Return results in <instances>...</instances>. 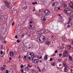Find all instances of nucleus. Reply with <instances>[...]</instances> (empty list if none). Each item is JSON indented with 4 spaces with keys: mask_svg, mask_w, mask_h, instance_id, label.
Segmentation results:
<instances>
[{
    "mask_svg": "<svg viewBox=\"0 0 73 73\" xmlns=\"http://www.w3.org/2000/svg\"><path fill=\"white\" fill-rule=\"evenodd\" d=\"M45 36L44 35L39 36L37 37L36 39L38 41H39L40 43H43L45 40Z\"/></svg>",
    "mask_w": 73,
    "mask_h": 73,
    "instance_id": "obj_1",
    "label": "nucleus"
},
{
    "mask_svg": "<svg viewBox=\"0 0 73 73\" xmlns=\"http://www.w3.org/2000/svg\"><path fill=\"white\" fill-rule=\"evenodd\" d=\"M45 33H49V31L48 30H46L44 29H43L40 31H38L37 32V33L39 35H42V34H44Z\"/></svg>",
    "mask_w": 73,
    "mask_h": 73,
    "instance_id": "obj_2",
    "label": "nucleus"
},
{
    "mask_svg": "<svg viewBox=\"0 0 73 73\" xmlns=\"http://www.w3.org/2000/svg\"><path fill=\"white\" fill-rule=\"evenodd\" d=\"M64 12L67 15H68V16H70L71 15V13H72V11L71 10L69 9H65Z\"/></svg>",
    "mask_w": 73,
    "mask_h": 73,
    "instance_id": "obj_3",
    "label": "nucleus"
},
{
    "mask_svg": "<svg viewBox=\"0 0 73 73\" xmlns=\"http://www.w3.org/2000/svg\"><path fill=\"white\" fill-rule=\"evenodd\" d=\"M44 13H45V16H46L47 15H49L50 13V11L47 9H45L44 11H43Z\"/></svg>",
    "mask_w": 73,
    "mask_h": 73,
    "instance_id": "obj_4",
    "label": "nucleus"
},
{
    "mask_svg": "<svg viewBox=\"0 0 73 73\" xmlns=\"http://www.w3.org/2000/svg\"><path fill=\"white\" fill-rule=\"evenodd\" d=\"M68 25L67 26L68 28H69V27H73V23L68 22Z\"/></svg>",
    "mask_w": 73,
    "mask_h": 73,
    "instance_id": "obj_5",
    "label": "nucleus"
},
{
    "mask_svg": "<svg viewBox=\"0 0 73 73\" xmlns=\"http://www.w3.org/2000/svg\"><path fill=\"white\" fill-rule=\"evenodd\" d=\"M14 55V53H13V52L11 51L10 52V57H13Z\"/></svg>",
    "mask_w": 73,
    "mask_h": 73,
    "instance_id": "obj_6",
    "label": "nucleus"
},
{
    "mask_svg": "<svg viewBox=\"0 0 73 73\" xmlns=\"http://www.w3.org/2000/svg\"><path fill=\"white\" fill-rule=\"evenodd\" d=\"M5 3L6 5L7 6V7H9L10 6V4L9 3H8V2H7V1H5Z\"/></svg>",
    "mask_w": 73,
    "mask_h": 73,
    "instance_id": "obj_7",
    "label": "nucleus"
},
{
    "mask_svg": "<svg viewBox=\"0 0 73 73\" xmlns=\"http://www.w3.org/2000/svg\"><path fill=\"white\" fill-rule=\"evenodd\" d=\"M29 68L28 67V66H26L25 69V71L26 72H29Z\"/></svg>",
    "mask_w": 73,
    "mask_h": 73,
    "instance_id": "obj_8",
    "label": "nucleus"
},
{
    "mask_svg": "<svg viewBox=\"0 0 73 73\" xmlns=\"http://www.w3.org/2000/svg\"><path fill=\"white\" fill-rule=\"evenodd\" d=\"M32 53L33 52H28L27 54V56H29V55H30V56H32L31 55L32 54Z\"/></svg>",
    "mask_w": 73,
    "mask_h": 73,
    "instance_id": "obj_9",
    "label": "nucleus"
},
{
    "mask_svg": "<svg viewBox=\"0 0 73 73\" xmlns=\"http://www.w3.org/2000/svg\"><path fill=\"white\" fill-rule=\"evenodd\" d=\"M47 58L48 56H47V55H46L44 56L43 60H47Z\"/></svg>",
    "mask_w": 73,
    "mask_h": 73,
    "instance_id": "obj_10",
    "label": "nucleus"
},
{
    "mask_svg": "<svg viewBox=\"0 0 73 73\" xmlns=\"http://www.w3.org/2000/svg\"><path fill=\"white\" fill-rule=\"evenodd\" d=\"M62 41H66V37H62Z\"/></svg>",
    "mask_w": 73,
    "mask_h": 73,
    "instance_id": "obj_11",
    "label": "nucleus"
},
{
    "mask_svg": "<svg viewBox=\"0 0 73 73\" xmlns=\"http://www.w3.org/2000/svg\"><path fill=\"white\" fill-rule=\"evenodd\" d=\"M66 54H65L64 52L63 53V58H65L66 57Z\"/></svg>",
    "mask_w": 73,
    "mask_h": 73,
    "instance_id": "obj_12",
    "label": "nucleus"
},
{
    "mask_svg": "<svg viewBox=\"0 0 73 73\" xmlns=\"http://www.w3.org/2000/svg\"><path fill=\"white\" fill-rule=\"evenodd\" d=\"M30 47L29 48V49H32L33 48V46L32 44L29 45Z\"/></svg>",
    "mask_w": 73,
    "mask_h": 73,
    "instance_id": "obj_13",
    "label": "nucleus"
},
{
    "mask_svg": "<svg viewBox=\"0 0 73 73\" xmlns=\"http://www.w3.org/2000/svg\"><path fill=\"white\" fill-rule=\"evenodd\" d=\"M36 57V56H35V55L33 56V57L32 56V57H33V58H31V61H32V60H33L35 58V57Z\"/></svg>",
    "mask_w": 73,
    "mask_h": 73,
    "instance_id": "obj_14",
    "label": "nucleus"
},
{
    "mask_svg": "<svg viewBox=\"0 0 73 73\" xmlns=\"http://www.w3.org/2000/svg\"><path fill=\"white\" fill-rule=\"evenodd\" d=\"M67 48L68 49H70L71 48V46L70 45H68Z\"/></svg>",
    "mask_w": 73,
    "mask_h": 73,
    "instance_id": "obj_15",
    "label": "nucleus"
},
{
    "mask_svg": "<svg viewBox=\"0 0 73 73\" xmlns=\"http://www.w3.org/2000/svg\"><path fill=\"white\" fill-rule=\"evenodd\" d=\"M46 45H48V46L50 44V42L47 41L46 42Z\"/></svg>",
    "mask_w": 73,
    "mask_h": 73,
    "instance_id": "obj_16",
    "label": "nucleus"
},
{
    "mask_svg": "<svg viewBox=\"0 0 73 73\" xmlns=\"http://www.w3.org/2000/svg\"><path fill=\"white\" fill-rule=\"evenodd\" d=\"M58 11L59 10H61L62 9V7L61 6H59L58 7Z\"/></svg>",
    "mask_w": 73,
    "mask_h": 73,
    "instance_id": "obj_17",
    "label": "nucleus"
},
{
    "mask_svg": "<svg viewBox=\"0 0 73 73\" xmlns=\"http://www.w3.org/2000/svg\"><path fill=\"white\" fill-rule=\"evenodd\" d=\"M50 36L52 37V38L53 39H54V38H56L55 36H54V35H51Z\"/></svg>",
    "mask_w": 73,
    "mask_h": 73,
    "instance_id": "obj_18",
    "label": "nucleus"
},
{
    "mask_svg": "<svg viewBox=\"0 0 73 73\" xmlns=\"http://www.w3.org/2000/svg\"><path fill=\"white\" fill-rule=\"evenodd\" d=\"M63 66H64V67H66V68L68 67V66L67 65H66V63H63Z\"/></svg>",
    "mask_w": 73,
    "mask_h": 73,
    "instance_id": "obj_19",
    "label": "nucleus"
},
{
    "mask_svg": "<svg viewBox=\"0 0 73 73\" xmlns=\"http://www.w3.org/2000/svg\"><path fill=\"white\" fill-rule=\"evenodd\" d=\"M72 18L71 17H69V19H68V22H70V21L71 20H72Z\"/></svg>",
    "mask_w": 73,
    "mask_h": 73,
    "instance_id": "obj_20",
    "label": "nucleus"
},
{
    "mask_svg": "<svg viewBox=\"0 0 73 73\" xmlns=\"http://www.w3.org/2000/svg\"><path fill=\"white\" fill-rule=\"evenodd\" d=\"M64 70L65 72H67L68 71V69L66 67L64 68Z\"/></svg>",
    "mask_w": 73,
    "mask_h": 73,
    "instance_id": "obj_21",
    "label": "nucleus"
},
{
    "mask_svg": "<svg viewBox=\"0 0 73 73\" xmlns=\"http://www.w3.org/2000/svg\"><path fill=\"white\" fill-rule=\"evenodd\" d=\"M28 66H27L28 68H32V66L31 65H30V64H27Z\"/></svg>",
    "mask_w": 73,
    "mask_h": 73,
    "instance_id": "obj_22",
    "label": "nucleus"
},
{
    "mask_svg": "<svg viewBox=\"0 0 73 73\" xmlns=\"http://www.w3.org/2000/svg\"><path fill=\"white\" fill-rule=\"evenodd\" d=\"M18 10L17 9H15L14 11V12L15 13H17L18 12Z\"/></svg>",
    "mask_w": 73,
    "mask_h": 73,
    "instance_id": "obj_23",
    "label": "nucleus"
},
{
    "mask_svg": "<svg viewBox=\"0 0 73 73\" xmlns=\"http://www.w3.org/2000/svg\"><path fill=\"white\" fill-rule=\"evenodd\" d=\"M4 68H5L4 67H2L1 68V70L2 71H3L4 70H5Z\"/></svg>",
    "mask_w": 73,
    "mask_h": 73,
    "instance_id": "obj_24",
    "label": "nucleus"
},
{
    "mask_svg": "<svg viewBox=\"0 0 73 73\" xmlns=\"http://www.w3.org/2000/svg\"><path fill=\"white\" fill-rule=\"evenodd\" d=\"M6 7L4 6H3L2 7V8L3 9H6Z\"/></svg>",
    "mask_w": 73,
    "mask_h": 73,
    "instance_id": "obj_25",
    "label": "nucleus"
},
{
    "mask_svg": "<svg viewBox=\"0 0 73 73\" xmlns=\"http://www.w3.org/2000/svg\"><path fill=\"white\" fill-rule=\"evenodd\" d=\"M51 65L52 66H55V65H56V63L54 62L52 63Z\"/></svg>",
    "mask_w": 73,
    "mask_h": 73,
    "instance_id": "obj_26",
    "label": "nucleus"
},
{
    "mask_svg": "<svg viewBox=\"0 0 73 73\" xmlns=\"http://www.w3.org/2000/svg\"><path fill=\"white\" fill-rule=\"evenodd\" d=\"M63 5L64 7L65 8H66V7H67V5L66 4L64 3Z\"/></svg>",
    "mask_w": 73,
    "mask_h": 73,
    "instance_id": "obj_27",
    "label": "nucleus"
},
{
    "mask_svg": "<svg viewBox=\"0 0 73 73\" xmlns=\"http://www.w3.org/2000/svg\"><path fill=\"white\" fill-rule=\"evenodd\" d=\"M55 11H58V7H56L54 9Z\"/></svg>",
    "mask_w": 73,
    "mask_h": 73,
    "instance_id": "obj_28",
    "label": "nucleus"
},
{
    "mask_svg": "<svg viewBox=\"0 0 73 73\" xmlns=\"http://www.w3.org/2000/svg\"><path fill=\"white\" fill-rule=\"evenodd\" d=\"M12 21H13V20H12V18L11 19H9V23H11V22H12Z\"/></svg>",
    "mask_w": 73,
    "mask_h": 73,
    "instance_id": "obj_29",
    "label": "nucleus"
},
{
    "mask_svg": "<svg viewBox=\"0 0 73 73\" xmlns=\"http://www.w3.org/2000/svg\"><path fill=\"white\" fill-rule=\"evenodd\" d=\"M58 16H59V17H60V18L61 19H62V17L61 16V15L60 14H58Z\"/></svg>",
    "mask_w": 73,
    "mask_h": 73,
    "instance_id": "obj_30",
    "label": "nucleus"
},
{
    "mask_svg": "<svg viewBox=\"0 0 73 73\" xmlns=\"http://www.w3.org/2000/svg\"><path fill=\"white\" fill-rule=\"evenodd\" d=\"M64 46H61V48H60V49H64Z\"/></svg>",
    "mask_w": 73,
    "mask_h": 73,
    "instance_id": "obj_31",
    "label": "nucleus"
},
{
    "mask_svg": "<svg viewBox=\"0 0 73 73\" xmlns=\"http://www.w3.org/2000/svg\"><path fill=\"white\" fill-rule=\"evenodd\" d=\"M32 54H33L31 56V59H32V56H35V54L33 52L32 53Z\"/></svg>",
    "mask_w": 73,
    "mask_h": 73,
    "instance_id": "obj_32",
    "label": "nucleus"
},
{
    "mask_svg": "<svg viewBox=\"0 0 73 73\" xmlns=\"http://www.w3.org/2000/svg\"><path fill=\"white\" fill-rule=\"evenodd\" d=\"M68 60H69V61H72V60H73V59L72 58H68Z\"/></svg>",
    "mask_w": 73,
    "mask_h": 73,
    "instance_id": "obj_33",
    "label": "nucleus"
},
{
    "mask_svg": "<svg viewBox=\"0 0 73 73\" xmlns=\"http://www.w3.org/2000/svg\"><path fill=\"white\" fill-rule=\"evenodd\" d=\"M62 53H60L59 54V57H61V56H62Z\"/></svg>",
    "mask_w": 73,
    "mask_h": 73,
    "instance_id": "obj_34",
    "label": "nucleus"
},
{
    "mask_svg": "<svg viewBox=\"0 0 73 73\" xmlns=\"http://www.w3.org/2000/svg\"><path fill=\"white\" fill-rule=\"evenodd\" d=\"M21 72L22 73L24 72V69H22L21 70Z\"/></svg>",
    "mask_w": 73,
    "mask_h": 73,
    "instance_id": "obj_35",
    "label": "nucleus"
},
{
    "mask_svg": "<svg viewBox=\"0 0 73 73\" xmlns=\"http://www.w3.org/2000/svg\"><path fill=\"white\" fill-rule=\"evenodd\" d=\"M55 3H53L52 4V6H55L56 5H55Z\"/></svg>",
    "mask_w": 73,
    "mask_h": 73,
    "instance_id": "obj_36",
    "label": "nucleus"
},
{
    "mask_svg": "<svg viewBox=\"0 0 73 73\" xmlns=\"http://www.w3.org/2000/svg\"><path fill=\"white\" fill-rule=\"evenodd\" d=\"M64 53L66 54H68V51H65L64 52Z\"/></svg>",
    "mask_w": 73,
    "mask_h": 73,
    "instance_id": "obj_37",
    "label": "nucleus"
},
{
    "mask_svg": "<svg viewBox=\"0 0 73 73\" xmlns=\"http://www.w3.org/2000/svg\"><path fill=\"white\" fill-rule=\"evenodd\" d=\"M24 67V66H23V65H21V66L20 68H23Z\"/></svg>",
    "mask_w": 73,
    "mask_h": 73,
    "instance_id": "obj_38",
    "label": "nucleus"
},
{
    "mask_svg": "<svg viewBox=\"0 0 73 73\" xmlns=\"http://www.w3.org/2000/svg\"><path fill=\"white\" fill-rule=\"evenodd\" d=\"M37 60L38 61H39V60H38V59H35L34 60V62H35L36 61H37Z\"/></svg>",
    "mask_w": 73,
    "mask_h": 73,
    "instance_id": "obj_39",
    "label": "nucleus"
},
{
    "mask_svg": "<svg viewBox=\"0 0 73 73\" xmlns=\"http://www.w3.org/2000/svg\"><path fill=\"white\" fill-rule=\"evenodd\" d=\"M20 41H21L20 40H17V42H18V43H19Z\"/></svg>",
    "mask_w": 73,
    "mask_h": 73,
    "instance_id": "obj_40",
    "label": "nucleus"
},
{
    "mask_svg": "<svg viewBox=\"0 0 73 73\" xmlns=\"http://www.w3.org/2000/svg\"><path fill=\"white\" fill-rule=\"evenodd\" d=\"M1 55L3 54V51L1 50Z\"/></svg>",
    "mask_w": 73,
    "mask_h": 73,
    "instance_id": "obj_41",
    "label": "nucleus"
},
{
    "mask_svg": "<svg viewBox=\"0 0 73 73\" xmlns=\"http://www.w3.org/2000/svg\"><path fill=\"white\" fill-rule=\"evenodd\" d=\"M21 37H22V38H23L24 37V35L23 34L21 36Z\"/></svg>",
    "mask_w": 73,
    "mask_h": 73,
    "instance_id": "obj_42",
    "label": "nucleus"
},
{
    "mask_svg": "<svg viewBox=\"0 0 73 73\" xmlns=\"http://www.w3.org/2000/svg\"><path fill=\"white\" fill-rule=\"evenodd\" d=\"M45 68H43L42 69V70L43 72H44L45 71Z\"/></svg>",
    "mask_w": 73,
    "mask_h": 73,
    "instance_id": "obj_43",
    "label": "nucleus"
},
{
    "mask_svg": "<svg viewBox=\"0 0 73 73\" xmlns=\"http://www.w3.org/2000/svg\"><path fill=\"white\" fill-rule=\"evenodd\" d=\"M58 62H61V59H58Z\"/></svg>",
    "mask_w": 73,
    "mask_h": 73,
    "instance_id": "obj_44",
    "label": "nucleus"
},
{
    "mask_svg": "<svg viewBox=\"0 0 73 73\" xmlns=\"http://www.w3.org/2000/svg\"><path fill=\"white\" fill-rule=\"evenodd\" d=\"M29 23L30 24H32V20L30 21Z\"/></svg>",
    "mask_w": 73,
    "mask_h": 73,
    "instance_id": "obj_45",
    "label": "nucleus"
},
{
    "mask_svg": "<svg viewBox=\"0 0 73 73\" xmlns=\"http://www.w3.org/2000/svg\"><path fill=\"white\" fill-rule=\"evenodd\" d=\"M30 27H31V28H30V29H32V25H31Z\"/></svg>",
    "mask_w": 73,
    "mask_h": 73,
    "instance_id": "obj_46",
    "label": "nucleus"
},
{
    "mask_svg": "<svg viewBox=\"0 0 73 73\" xmlns=\"http://www.w3.org/2000/svg\"><path fill=\"white\" fill-rule=\"evenodd\" d=\"M52 60H53V58H51L50 60V61H52Z\"/></svg>",
    "mask_w": 73,
    "mask_h": 73,
    "instance_id": "obj_47",
    "label": "nucleus"
},
{
    "mask_svg": "<svg viewBox=\"0 0 73 73\" xmlns=\"http://www.w3.org/2000/svg\"><path fill=\"white\" fill-rule=\"evenodd\" d=\"M3 43L4 44H6V43H7V41H3Z\"/></svg>",
    "mask_w": 73,
    "mask_h": 73,
    "instance_id": "obj_48",
    "label": "nucleus"
},
{
    "mask_svg": "<svg viewBox=\"0 0 73 73\" xmlns=\"http://www.w3.org/2000/svg\"><path fill=\"white\" fill-rule=\"evenodd\" d=\"M43 21H45V18H44H44L43 19Z\"/></svg>",
    "mask_w": 73,
    "mask_h": 73,
    "instance_id": "obj_49",
    "label": "nucleus"
},
{
    "mask_svg": "<svg viewBox=\"0 0 73 73\" xmlns=\"http://www.w3.org/2000/svg\"><path fill=\"white\" fill-rule=\"evenodd\" d=\"M55 53H57L58 52V50H56L55 51Z\"/></svg>",
    "mask_w": 73,
    "mask_h": 73,
    "instance_id": "obj_50",
    "label": "nucleus"
},
{
    "mask_svg": "<svg viewBox=\"0 0 73 73\" xmlns=\"http://www.w3.org/2000/svg\"><path fill=\"white\" fill-rule=\"evenodd\" d=\"M60 22L61 23H62V22H64V21L63 20H60Z\"/></svg>",
    "mask_w": 73,
    "mask_h": 73,
    "instance_id": "obj_51",
    "label": "nucleus"
},
{
    "mask_svg": "<svg viewBox=\"0 0 73 73\" xmlns=\"http://www.w3.org/2000/svg\"><path fill=\"white\" fill-rule=\"evenodd\" d=\"M15 24V23L13 22V23L12 24V26H14V25Z\"/></svg>",
    "mask_w": 73,
    "mask_h": 73,
    "instance_id": "obj_52",
    "label": "nucleus"
},
{
    "mask_svg": "<svg viewBox=\"0 0 73 73\" xmlns=\"http://www.w3.org/2000/svg\"><path fill=\"white\" fill-rule=\"evenodd\" d=\"M69 58H73V57L72 56H70L69 57Z\"/></svg>",
    "mask_w": 73,
    "mask_h": 73,
    "instance_id": "obj_53",
    "label": "nucleus"
},
{
    "mask_svg": "<svg viewBox=\"0 0 73 73\" xmlns=\"http://www.w3.org/2000/svg\"><path fill=\"white\" fill-rule=\"evenodd\" d=\"M11 15H12V14H13V11H11Z\"/></svg>",
    "mask_w": 73,
    "mask_h": 73,
    "instance_id": "obj_54",
    "label": "nucleus"
},
{
    "mask_svg": "<svg viewBox=\"0 0 73 73\" xmlns=\"http://www.w3.org/2000/svg\"><path fill=\"white\" fill-rule=\"evenodd\" d=\"M15 38H18L17 37V35H16L15 36Z\"/></svg>",
    "mask_w": 73,
    "mask_h": 73,
    "instance_id": "obj_55",
    "label": "nucleus"
},
{
    "mask_svg": "<svg viewBox=\"0 0 73 73\" xmlns=\"http://www.w3.org/2000/svg\"><path fill=\"white\" fill-rule=\"evenodd\" d=\"M3 45H2L1 46V49H3Z\"/></svg>",
    "mask_w": 73,
    "mask_h": 73,
    "instance_id": "obj_56",
    "label": "nucleus"
},
{
    "mask_svg": "<svg viewBox=\"0 0 73 73\" xmlns=\"http://www.w3.org/2000/svg\"><path fill=\"white\" fill-rule=\"evenodd\" d=\"M32 72H35V70L34 69H32Z\"/></svg>",
    "mask_w": 73,
    "mask_h": 73,
    "instance_id": "obj_57",
    "label": "nucleus"
},
{
    "mask_svg": "<svg viewBox=\"0 0 73 73\" xmlns=\"http://www.w3.org/2000/svg\"><path fill=\"white\" fill-rule=\"evenodd\" d=\"M8 72H9V71H8V70H7L6 71V73H8Z\"/></svg>",
    "mask_w": 73,
    "mask_h": 73,
    "instance_id": "obj_58",
    "label": "nucleus"
},
{
    "mask_svg": "<svg viewBox=\"0 0 73 73\" xmlns=\"http://www.w3.org/2000/svg\"><path fill=\"white\" fill-rule=\"evenodd\" d=\"M38 61H36V62H34V63H35V64H37V63H38Z\"/></svg>",
    "mask_w": 73,
    "mask_h": 73,
    "instance_id": "obj_59",
    "label": "nucleus"
},
{
    "mask_svg": "<svg viewBox=\"0 0 73 73\" xmlns=\"http://www.w3.org/2000/svg\"><path fill=\"white\" fill-rule=\"evenodd\" d=\"M58 1L60 2H62V0H58Z\"/></svg>",
    "mask_w": 73,
    "mask_h": 73,
    "instance_id": "obj_60",
    "label": "nucleus"
},
{
    "mask_svg": "<svg viewBox=\"0 0 73 73\" xmlns=\"http://www.w3.org/2000/svg\"><path fill=\"white\" fill-rule=\"evenodd\" d=\"M21 58V56L19 55L18 57L19 58Z\"/></svg>",
    "mask_w": 73,
    "mask_h": 73,
    "instance_id": "obj_61",
    "label": "nucleus"
},
{
    "mask_svg": "<svg viewBox=\"0 0 73 73\" xmlns=\"http://www.w3.org/2000/svg\"><path fill=\"white\" fill-rule=\"evenodd\" d=\"M42 58V56H41L40 57L39 59H41V58Z\"/></svg>",
    "mask_w": 73,
    "mask_h": 73,
    "instance_id": "obj_62",
    "label": "nucleus"
},
{
    "mask_svg": "<svg viewBox=\"0 0 73 73\" xmlns=\"http://www.w3.org/2000/svg\"><path fill=\"white\" fill-rule=\"evenodd\" d=\"M9 60H12V58H11V57H9Z\"/></svg>",
    "mask_w": 73,
    "mask_h": 73,
    "instance_id": "obj_63",
    "label": "nucleus"
},
{
    "mask_svg": "<svg viewBox=\"0 0 73 73\" xmlns=\"http://www.w3.org/2000/svg\"><path fill=\"white\" fill-rule=\"evenodd\" d=\"M34 4H37V2L36 1L35 2H34Z\"/></svg>",
    "mask_w": 73,
    "mask_h": 73,
    "instance_id": "obj_64",
    "label": "nucleus"
}]
</instances>
